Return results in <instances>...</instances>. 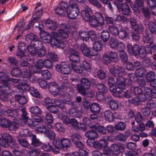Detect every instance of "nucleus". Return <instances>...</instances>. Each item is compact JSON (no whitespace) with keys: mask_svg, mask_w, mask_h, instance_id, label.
<instances>
[{"mask_svg":"<svg viewBox=\"0 0 156 156\" xmlns=\"http://www.w3.org/2000/svg\"><path fill=\"white\" fill-rule=\"evenodd\" d=\"M33 120H29L28 121V126L32 128H35L36 131L40 133H45L47 129H51L52 126L50 124L44 123L39 116L33 118Z\"/></svg>","mask_w":156,"mask_h":156,"instance_id":"f257e3e1","label":"nucleus"},{"mask_svg":"<svg viewBox=\"0 0 156 156\" xmlns=\"http://www.w3.org/2000/svg\"><path fill=\"white\" fill-rule=\"evenodd\" d=\"M53 145L56 147L54 152L59 154L60 149L67 150L70 148L72 145L71 141L69 139L66 138H62L60 139L54 140L53 142Z\"/></svg>","mask_w":156,"mask_h":156,"instance_id":"f03ea898","label":"nucleus"},{"mask_svg":"<svg viewBox=\"0 0 156 156\" xmlns=\"http://www.w3.org/2000/svg\"><path fill=\"white\" fill-rule=\"evenodd\" d=\"M69 31V28L66 24H61L60 29L58 31V34L55 32H52L51 33L50 35L51 37V42L54 39L58 40L60 39V37L64 39L67 38L69 36L68 33Z\"/></svg>","mask_w":156,"mask_h":156,"instance_id":"7ed1b4c3","label":"nucleus"},{"mask_svg":"<svg viewBox=\"0 0 156 156\" xmlns=\"http://www.w3.org/2000/svg\"><path fill=\"white\" fill-rule=\"evenodd\" d=\"M17 90H16L17 92L21 91H30V94L34 97L39 98L40 95L38 90L34 87H30L27 83H20L16 86Z\"/></svg>","mask_w":156,"mask_h":156,"instance_id":"20e7f679","label":"nucleus"},{"mask_svg":"<svg viewBox=\"0 0 156 156\" xmlns=\"http://www.w3.org/2000/svg\"><path fill=\"white\" fill-rule=\"evenodd\" d=\"M55 69L58 72L64 75L69 74L71 71L70 66L65 62H62L59 65H56Z\"/></svg>","mask_w":156,"mask_h":156,"instance_id":"39448f33","label":"nucleus"},{"mask_svg":"<svg viewBox=\"0 0 156 156\" xmlns=\"http://www.w3.org/2000/svg\"><path fill=\"white\" fill-rule=\"evenodd\" d=\"M77 102L75 101L71 103V105L73 108H69L68 110V113L70 116L75 118H80L81 117V114L79 112V110L76 108V105Z\"/></svg>","mask_w":156,"mask_h":156,"instance_id":"423d86ee","label":"nucleus"},{"mask_svg":"<svg viewBox=\"0 0 156 156\" xmlns=\"http://www.w3.org/2000/svg\"><path fill=\"white\" fill-rule=\"evenodd\" d=\"M68 7V5L67 3L62 2L59 7L55 8V13L58 15L61 16H64L66 12L67 9Z\"/></svg>","mask_w":156,"mask_h":156,"instance_id":"0eeeda50","label":"nucleus"},{"mask_svg":"<svg viewBox=\"0 0 156 156\" xmlns=\"http://www.w3.org/2000/svg\"><path fill=\"white\" fill-rule=\"evenodd\" d=\"M105 102L107 103L112 110H116L118 108L119 105L117 101L113 99L112 96L106 97L105 98Z\"/></svg>","mask_w":156,"mask_h":156,"instance_id":"6e6552de","label":"nucleus"},{"mask_svg":"<svg viewBox=\"0 0 156 156\" xmlns=\"http://www.w3.org/2000/svg\"><path fill=\"white\" fill-rule=\"evenodd\" d=\"M80 12L79 9L67 7L66 11L67 16L70 19H75L78 16Z\"/></svg>","mask_w":156,"mask_h":156,"instance_id":"1a4fd4ad","label":"nucleus"},{"mask_svg":"<svg viewBox=\"0 0 156 156\" xmlns=\"http://www.w3.org/2000/svg\"><path fill=\"white\" fill-rule=\"evenodd\" d=\"M48 88L50 93L52 95H56L60 93V88L58 85L55 82L49 83Z\"/></svg>","mask_w":156,"mask_h":156,"instance_id":"9d476101","label":"nucleus"},{"mask_svg":"<svg viewBox=\"0 0 156 156\" xmlns=\"http://www.w3.org/2000/svg\"><path fill=\"white\" fill-rule=\"evenodd\" d=\"M110 73L114 76H117L121 74H124L125 69L121 66L115 67H110L109 69Z\"/></svg>","mask_w":156,"mask_h":156,"instance_id":"9b49d317","label":"nucleus"},{"mask_svg":"<svg viewBox=\"0 0 156 156\" xmlns=\"http://www.w3.org/2000/svg\"><path fill=\"white\" fill-rule=\"evenodd\" d=\"M127 48L129 54H133L135 55H138L139 51L140 49L139 45L135 44L132 46L130 44H128L127 45Z\"/></svg>","mask_w":156,"mask_h":156,"instance_id":"f8f14e48","label":"nucleus"},{"mask_svg":"<svg viewBox=\"0 0 156 156\" xmlns=\"http://www.w3.org/2000/svg\"><path fill=\"white\" fill-rule=\"evenodd\" d=\"M69 83L67 80L63 82L60 88V94L63 96L66 95L67 90H69Z\"/></svg>","mask_w":156,"mask_h":156,"instance_id":"ddd939ff","label":"nucleus"},{"mask_svg":"<svg viewBox=\"0 0 156 156\" xmlns=\"http://www.w3.org/2000/svg\"><path fill=\"white\" fill-rule=\"evenodd\" d=\"M24 81L21 83H27L28 84V82L30 81L32 82H34L36 80V78L32 75L31 73L28 71L24 72L23 74Z\"/></svg>","mask_w":156,"mask_h":156,"instance_id":"4468645a","label":"nucleus"},{"mask_svg":"<svg viewBox=\"0 0 156 156\" xmlns=\"http://www.w3.org/2000/svg\"><path fill=\"white\" fill-rule=\"evenodd\" d=\"M143 0H135V4L132 5L131 6L133 11L136 12H140V8L143 5Z\"/></svg>","mask_w":156,"mask_h":156,"instance_id":"2eb2a0df","label":"nucleus"},{"mask_svg":"<svg viewBox=\"0 0 156 156\" xmlns=\"http://www.w3.org/2000/svg\"><path fill=\"white\" fill-rule=\"evenodd\" d=\"M0 79L3 81L7 82V81H11L14 83H17L19 82L18 80L17 79L13 78H9L8 75L3 72H0Z\"/></svg>","mask_w":156,"mask_h":156,"instance_id":"dca6fc26","label":"nucleus"},{"mask_svg":"<svg viewBox=\"0 0 156 156\" xmlns=\"http://www.w3.org/2000/svg\"><path fill=\"white\" fill-rule=\"evenodd\" d=\"M144 92L148 95V98L151 100L152 98H156V90L151 89L146 87L144 89Z\"/></svg>","mask_w":156,"mask_h":156,"instance_id":"f3484780","label":"nucleus"},{"mask_svg":"<svg viewBox=\"0 0 156 156\" xmlns=\"http://www.w3.org/2000/svg\"><path fill=\"white\" fill-rule=\"evenodd\" d=\"M54 39L51 42V44L55 47V48H58L63 49L66 46L65 43L62 40Z\"/></svg>","mask_w":156,"mask_h":156,"instance_id":"a211bd4d","label":"nucleus"},{"mask_svg":"<svg viewBox=\"0 0 156 156\" xmlns=\"http://www.w3.org/2000/svg\"><path fill=\"white\" fill-rule=\"evenodd\" d=\"M139 55L141 58H144L146 57V53H150L151 52V48L149 45H147L145 49L140 48L139 50Z\"/></svg>","mask_w":156,"mask_h":156,"instance_id":"6ab92c4d","label":"nucleus"},{"mask_svg":"<svg viewBox=\"0 0 156 156\" xmlns=\"http://www.w3.org/2000/svg\"><path fill=\"white\" fill-rule=\"evenodd\" d=\"M125 80L124 78L119 76L116 79V83L118 87L120 89H124L126 88Z\"/></svg>","mask_w":156,"mask_h":156,"instance_id":"aec40b11","label":"nucleus"},{"mask_svg":"<svg viewBox=\"0 0 156 156\" xmlns=\"http://www.w3.org/2000/svg\"><path fill=\"white\" fill-rule=\"evenodd\" d=\"M41 145L42 148L45 151L47 152L52 151L53 153L55 154H58V153L54 152V151L56 147L55 145H53L54 146L52 147V146L48 142L43 144Z\"/></svg>","mask_w":156,"mask_h":156,"instance_id":"412c9836","label":"nucleus"},{"mask_svg":"<svg viewBox=\"0 0 156 156\" xmlns=\"http://www.w3.org/2000/svg\"><path fill=\"white\" fill-rule=\"evenodd\" d=\"M96 19L99 22L100 26L102 28L104 24V19L101 13L96 12L95 13V16H94Z\"/></svg>","mask_w":156,"mask_h":156,"instance_id":"4be33fe9","label":"nucleus"},{"mask_svg":"<svg viewBox=\"0 0 156 156\" xmlns=\"http://www.w3.org/2000/svg\"><path fill=\"white\" fill-rule=\"evenodd\" d=\"M90 110L93 113L98 114L100 111V107L97 103H93L91 104L90 106Z\"/></svg>","mask_w":156,"mask_h":156,"instance_id":"5701e85b","label":"nucleus"},{"mask_svg":"<svg viewBox=\"0 0 156 156\" xmlns=\"http://www.w3.org/2000/svg\"><path fill=\"white\" fill-rule=\"evenodd\" d=\"M40 35L41 39L44 42H47L50 41L51 37L48 33L43 31L40 33Z\"/></svg>","mask_w":156,"mask_h":156,"instance_id":"b1692460","label":"nucleus"},{"mask_svg":"<svg viewBox=\"0 0 156 156\" xmlns=\"http://www.w3.org/2000/svg\"><path fill=\"white\" fill-rule=\"evenodd\" d=\"M85 136L90 140L96 138L98 136V133L93 130L86 132L85 134Z\"/></svg>","mask_w":156,"mask_h":156,"instance_id":"393cba45","label":"nucleus"},{"mask_svg":"<svg viewBox=\"0 0 156 156\" xmlns=\"http://www.w3.org/2000/svg\"><path fill=\"white\" fill-rule=\"evenodd\" d=\"M45 24L48 27L52 30H55L57 28L56 23L50 19L46 20Z\"/></svg>","mask_w":156,"mask_h":156,"instance_id":"a878e982","label":"nucleus"},{"mask_svg":"<svg viewBox=\"0 0 156 156\" xmlns=\"http://www.w3.org/2000/svg\"><path fill=\"white\" fill-rule=\"evenodd\" d=\"M121 9L122 13L124 15H128L129 14L130 9L128 5L126 2L122 4Z\"/></svg>","mask_w":156,"mask_h":156,"instance_id":"bb28decb","label":"nucleus"},{"mask_svg":"<svg viewBox=\"0 0 156 156\" xmlns=\"http://www.w3.org/2000/svg\"><path fill=\"white\" fill-rule=\"evenodd\" d=\"M6 89H1L0 91L2 93L0 95V99L3 101H6L8 99V98L10 95V93H7Z\"/></svg>","mask_w":156,"mask_h":156,"instance_id":"cd10ccee","label":"nucleus"},{"mask_svg":"<svg viewBox=\"0 0 156 156\" xmlns=\"http://www.w3.org/2000/svg\"><path fill=\"white\" fill-rule=\"evenodd\" d=\"M15 99L20 104H26L27 102L26 97L22 95L17 94L15 95Z\"/></svg>","mask_w":156,"mask_h":156,"instance_id":"c85d7f7f","label":"nucleus"},{"mask_svg":"<svg viewBox=\"0 0 156 156\" xmlns=\"http://www.w3.org/2000/svg\"><path fill=\"white\" fill-rule=\"evenodd\" d=\"M30 137L31 138V144L33 146L37 147L41 146L42 144L41 142L36 137L35 135L33 134Z\"/></svg>","mask_w":156,"mask_h":156,"instance_id":"c756f323","label":"nucleus"},{"mask_svg":"<svg viewBox=\"0 0 156 156\" xmlns=\"http://www.w3.org/2000/svg\"><path fill=\"white\" fill-rule=\"evenodd\" d=\"M117 35L120 39H123L126 38L128 35V34L126 32L125 29L121 26L119 31H118Z\"/></svg>","mask_w":156,"mask_h":156,"instance_id":"7c9ffc66","label":"nucleus"},{"mask_svg":"<svg viewBox=\"0 0 156 156\" xmlns=\"http://www.w3.org/2000/svg\"><path fill=\"white\" fill-rule=\"evenodd\" d=\"M80 48L81 49L83 54L86 56H93L90 54V51L84 44H82L80 47Z\"/></svg>","mask_w":156,"mask_h":156,"instance_id":"2f4dec72","label":"nucleus"},{"mask_svg":"<svg viewBox=\"0 0 156 156\" xmlns=\"http://www.w3.org/2000/svg\"><path fill=\"white\" fill-rule=\"evenodd\" d=\"M80 65L83 69L87 71H89L91 69V65L89 62L85 60L82 61L80 63Z\"/></svg>","mask_w":156,"mask_h":156,"instance_id":"473e14b6","label":"nucleus"},{"mask_svg":"<svg viewBox=\"0 0 156 156\" xmlns=\"http://www.w3.org/2000/svg\"><path fill=\"white\" fill-rule=\"evenodd\" d=\"M92 127L94 129L99 133L102 134H105L106 133V132L105 128L102 126L96 124L92 126Z\"/></svg>","mask_w":156,"mask_h":156,"instance_id":"72a5a7b5","label":"nucleus"},{"mask_svg":"<svg viewBox=\"0 0 156 156\" xmlns=\"http://www.w3.org/2000/svg\"><path fill=\"white\" fill-rule=\"evenodd\" d=\"M71 65L72 69L75 72L80 74L83 73V69L80 65V66H78L76 64L72 63L71 64Z\"/></svg>","mask_w":156,"mask_h":156,"instance_id":"f704fd0d","label":"nucleus"},{"mask_svg":"<svg viewBox=\"0 0 156 156\" xmlns=\"http://www.w3.org/2000/svg\"><path fill=\"white\" fill-rule=\"evenodd\" d=\"M42 10L36 12L33 15V19L31 20V23L32 25H33L34 23L36 22L38 19L41 17L42 14Z\"/></svg>","mask_w":156,"mask_h":156,"instance_id":"c9c22d12","label":"nucleus"},{"mask_svg":"<svg viewBox=\"0 0 156 156\" xmlns=\"http://www.w3.org/2000/svg\"><path fill=\"white\" fill-rule=\"evenodd\" d=\"M19 134L20 136H24L27 137L30 136L31 137L32 135H33L30 131L27 129H22L19 131Z\"/></svg>","mask_w":156,"mask_h":156,"instance_id":"e433bc0d","label":"nucleus"},{"mask_svg":"<svg viewBox=\"0 0 156 156\" xmlns=\"http://www.w3.org/2000/svg\"><path fill=\"white\" fill-rule=\"evenodd\" d=\"M104 116L106 119L109 121H112L114 118V115L110 110H107L104 112Z\"/></svg>","mask_w":156,"mask_h":156,"instance_id":"4c0bfd02","label":"nucleus"},{"mask_svg":"<svg viewBox=\"0 0 156 156\" xmlns=\"http://www.w3.org/2000/svg\"><path fill=\"white\" fill-rule=\"evenodd\" d=\"M110 148L115 154L118 155L120 152V147L117 144H113L110 146Z\"/></svg>","mask_w":156,"mask_h":156,"instance_id":"58836bf2","label":"nucleus"},{"mask_svg":"<svg viewBox=\"0 0 156 156\" xmlns=\"http://www.w3.org/2000/svg\"><path fill=\"white\" fill-rule=\"evenodd\" d=\"M79 36L83 41H87L89 40L88 33L84 30L80 31L78 33Z\"/></svg>","mask_w":156,"mask_h":156,"instance_id":"ea45409f","label":"nucleus"},{"mask_svg":"<svg viewBox=\"0 0 156 156\" xmlns=\"http://www.w3.org/2000/svg\"><path fill=\"white\" fill-rule=\"evenodd\" d=\"M54 102L55 104L61 109L64 110L65 109V104L62 100L58 99H55L54 100Z\"/></svg>","mask_w":156,"mask_h":156,"instance_id":"a19ab883","label":"nucleus"},{"mask_svg":"<svg viewBox=\"0 0 156 156\" xmlns=\"http://www.w3.org/2000/svg\"><path fill=\"white\" fill-rule=\"evenodd\" d=\"M21 111L22 112L21 118L23 120H24V123L28 126V123L27 122L29 120L31 119H28V117L27 116V113L25 108H22Z\"/></svg>","mask_w":156,"mask_h":156,"instance_id":"79ce46f5","label":"nucleus"},{"mask_svg":"<svg viewBox=\"0 0 156 156\" xmlns=\"http://www.w3.org/2000/svg\"><path fill=\"white\" fill-rule=\"evenodd\" d=\"M89 21L90 25L92 27H97L100 26L99 22L95 19L94 16H91Z\"/></svg>","mask_w":156,"mask_h":156,"instance_id":"37998d69","label":"nucleus"},{"mask_svg":"<svg viewBox=\"0 0 156 156\" xmlns=\"http://www.w3.org/2000/svg\"><path fill=\"white\" fill-rule=\"evenodd\" d=\"M126 124L123 122H120L117 123L115 126V129L118 130L123 131L126 128Z\"/></svg>","mask_w":156,"mask_h":156,"instance_id":"c03bdc74","label":"nucleus"},{"mask_svg":"<svg viewBox=\"0 0 156 156\" xmlns=\"http://www.w3.org/2000/svg\"><path fill=\"white\" fill-rule=\"evenodd\" d=\"M80 84L84 86L85 87L88 89L90 86V82L87 78L83 77L81 78L80 80Z\"/></svg>","mask_w":156,"mask_h":156,"instance_id":"a18cd8bd","label":"nucleus"},{"mask_svg":"<svg viewBox=\"0 0 156 156\" xmlns=\"http://www.w3.org/2000/svg\"><path fill=\"white\" fill-rule=\"evenodd\" d=\"M51 129H47V130L45 131L44 135L47 137L51 140L55 138V134L53 131L50 130Z\"/></svg>","mask_w":156,"mask_h":156,"instance_id":"49530a36","label":"nucleus"},{"mask_svg":"<svg viewBox=\"0 0 156 156\" xmlns=\"http://www.w3.org/2000/svg\"><path fill=\"white\" fill-rule=\"evenodd\" d=\"M10 121L6 118L0 119V126L3 128H8L10 124Z\"/></svg>","mask_w":156,"mask_h":156,"instance_id":"de8ad7c7","label":"nucleus"},{"mask_svg":"<svg viewBox=\"0 0 156 156\" xmlns=\"http://www.w3.org/2000/svg\"><path fill=\"white\" fill-rule=\"evenodd\" d=\"M130 89L132 92L135 95L137 96L138 97L142 93L141 89L139 87H132Z\"/></svg>","mask_w":156,"mask_h":156,"instance_id":"09e8293b","label":"nucleus"},{"mask_svg":"<svg viewBox=\"0 0 156 156\" xmlns=\"http://www.w3.org/2000/svg\"><path fill=\"white\" fill-rule=\"evenodd\" d=\"M77 89L78 92L82 95L86 94V90L88 89L80 84H78L76 85Z\"/></svg>","mask_w":156,"mask_h":156,"instance_id":"8fccbe9b","label":"nucleus"},{"mask_svg":"<svg viewBox=\"0 0 156 156\" xmlns=\"http://www.w3.org/2000/svg\"><path fill=\"white\" fill-rule=\"evenodd\" d=\"M72 141L74 143L80 141L81 139V137L79 133H73L71 136Z\"/></svg>","mask_w":156,"mask_h":156,"instance_id":"3c124183","label":"nucleus"},{"mask_svg":"<svg viewBox=\"0 0 156 156\" xmlns=\"http://www.w3.org/2000/svg\"><path fill=\"white\" fill-rule=\"evenodd\" d=\"M101 38L103 41L106 42L109 39L110 34L108 30H103L101 32Z\"/></svg>","mask_w":156,"mask_h":156,"instance_id":"603ef678","label":"nucleus"},{"mask_svg":"<svg viewBox=\"0 0 156 156\" xmlns=\"http://www.w3.org/2000/svg\"><path fill=\"white\" fill-rule=\"evenodd\" d=\"M96 87L99 92L101 93H105L107 90V87L103 84L99 83L96 85Z\"/></svg>","mask_w":156,"mask_h":156,"instance_id":"864d4df0","label":"nucleus"},{"mask_svg":"<svg viewBox=\"0 0 156 156\" xmlns=\"http://www.w3.org/2000/svg\"><path fill=\"white\" fill-rule=\"evenodd\" d=\"M11 74L13 76L19 77L21 75L22 72L20 69L18 68H15L12 70Z\"/></svg>","mask_w":156,"mask_h":156,"instance_id":"5fc2aeb1","label":"nucleus"},{"mask_svg":"<svg viewBox=\"0 0 156 156\" xmlns=\"http://www.w3.org/2000/svg\"><path fill=\"white\" fill-rule=\"evenodd\" d=\"M108 29L110 33L113 35L117 36L118 34L119 30L117 27L114 25L109 26Z\"/></svg>","mask_w":156,"mask_h":156,"instance_id":"6e6d98bb","label":"nucleus"},{"mask_svg":"<svg viewBox=\"0 0 156 156\" xmlns=\"http://www.w3.org/2000/svg\"><path fill=\"white\" fill-rule=\"evenodd\" d=\"M18 141L21 146L24 147H27L29 146V144L26 139H19V136H17Z\"/></svg>","mask_w":156,"mask_h":156,"instance_id":"4d7b16f0","label":"nucleus"},{"mask_svg":"<svg viewBox=\"0 0 156 156\" xmlns=\"http://www.w3.org/2000/svg\"><path fill=\"white\" fill-rule=\"evenodd\" d=\"M146 70L143 67L136 69L135 71L136 75L138 77H142L144 76L146 73Z\"/></svg>","mask_w":156,"mask_h":156,"instance_id":"13d9d810","label":"nucleus"},{"mask_svg":"<svg viewBox=\"0 0 156 156\" xmlns=\"http://www.w3.org/2000/svg\"><path fill=\"white\" fill-rule=\"evenodd\" d=\"M30 112L33 114H40L42 112L41 110L37 106H32L30 108Z\"/></svg>","mask_w":156,"mask_h":156,"instance_id":"bf43d9fd","label":"nucleus"},{"mask_svg":"<svg viewBox=\"0 0 156 156\" xmlns=\"http://www.w3.org/2000/svg\"><path fill=\"white\" fill-rule=\"evenodd\" d=\"M10 124L8 127L9 129L10 130H16L18 129L19 127L18 123L15 121L11 122V121H10Z\"/></svg>","mask_w":156,"mask_h":156,"instance_id":"052dcab7","label":"nucleus"},{"mask_svg":"<svg viewBox=\"0 0 156 156\" xmlns=\"http://www.w3.org/2000/svg\"><path fill=\"white\" fill-rule=\"evenodd\" d=\"M12 151L15 156H24L25 155V150L24 149L20 150L14 149L12 150Z\"/></svg>","mask_w":156,"mask_h":156,"instance_id":"680f3d73","label":"nucleus"},{"mask_svg":"<svg viewBox=\"0 0 156 156\" xmlns=\"http://www.w3.org/2000/svg\"><path fill=\"white\" fill-rule=\"evenodd\" d=\"M46 53V51L45 48L40 49H37L35 55H37L38 57H42L44 56Z\"/></svg>","mask_w":156,"mask_h":156,"instance_id":"e2e57ef3","label":"nucleus"},{"mask_svg":"<svg viewBox=\"0 0 156 156\" xmlns=\"http://www.w3.org/2000/svg\"><path fill=\"white\" fill-rule=\"evenodd\" d=\"M130 23L131 26L134 29H136L137 30H139V27L137 23L136 20L133 17L130 19Z\"/></svg>","mask_w":156,"mask_h":156,"instance_id":"0e129e2a","label":"nucleus"},{"mask_svg":"<svg viewBox=\"0 0 156 156\" xmlns=\"http://www.w3.org/2000/svg\"><path fill=\"white\" fill-rule=\"evenodd\" d=\"M1 137L3 138L9 144L10 143L12 142V138L9 134L4 133L1 134Z\"/></svg>","mask_w":156,"mask_h":156,"instance_id":"69168bd1","label":"nucleus"},{"mask_svg":"<svg viewBox=\"0 0 156 156\" xmlns=\"http://www.w3.org/2000/svg\"><path fill=\"white\" fill-rule=\"evenodd\" d=\"M8 62L11 66H16L18 64V60L13 57H10L8 58Z\"/></svg>","mask_w":156,"mask_h":156,"instance_id":"338daca9","label":"nucleus"},{"mask_svg":"<svg viewBox=\"0 0 156 156\" xmlns=\"http://www.w3.org/2000/svg\"><path fill=\"white\" fill-rule=\"evenodd\" d=\"M149 28L151 34H156V26L154 22H150L149 23Z\"/></svg>","mask_w":156,"mask_h":156,"instance_id":"774afa93","label":"nucleus"}]
</instances>
